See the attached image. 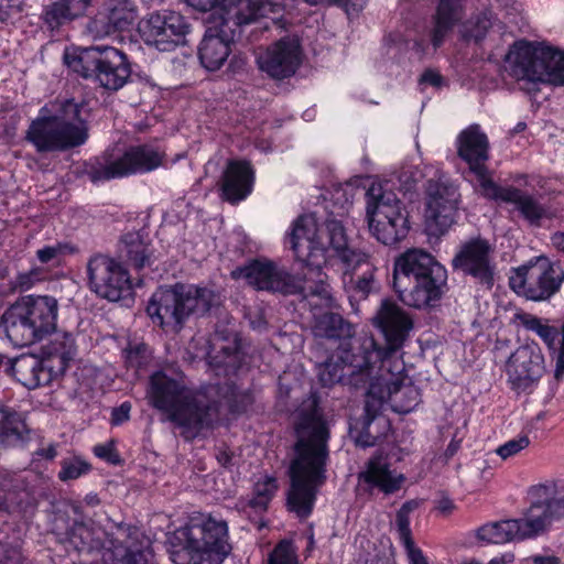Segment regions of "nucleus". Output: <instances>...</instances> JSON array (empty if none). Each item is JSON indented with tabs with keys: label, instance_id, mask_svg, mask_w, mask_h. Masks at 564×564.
I'll use <instances>...</instances> for the list:
<instances>
[{
	"label": "nucleus",
	"instance_id": "nucleus-1",
	"mask_svg": "<svg viewBox=\"0 0 564 564\" xmlns=\"http://www.w3.org/2000/svg\"><path fill=\"white\" fill-rule=\"evenodd\" d=\"M293 457L288 475V510L300 519L311 516L317 494L327 479L330 431L316 394L305 399L297 410Z\"/></svg>",
	"mask_w": 564,
	"mask_h": 564
},
{
	"label": "nucleus",
	"instance_id": "nucleus-2",
	"mask_svg": "<svg viewBox=\"0 0 564 564\" xmlns=\"http://www.w3.org/2000/svg\"><path fill=\"white\" fill-rule=\"evenodd\" d=\"M373 324L384 337L383 346H379L372 336L354 334L351 338L336 347L341 362L347 365L348 373L356 375L364 383L368 379L371 365L400 351L413 329L410 315L390 300L381 302Z\"/></svg>",
	"mask_w": 564,
	"mask_h": 564
},
{
	"label": "nucleus",
	"instance_id": "nucleus-3",
	"mask_svg": "<svg viewBox=\"0 0 564 564\" xmlns=\"http://www.w3.org/2000/svg\"><path fill=\"white\" fill-rule=\"evenodd\" d=\"M149 403L165 413L171 422L182 429V436L194 440L218 419V405L194 392L183 382L163 371L151 375L147 389Z\"/></svg>",
	"mask_w": 564,
	"mask_h": 564
},
{
	"label": "nucleus",
	"instance_id": "nucleus-4",
	"mask_svg": "<svg viewBox=\"0 0 564 564\" xmlns=\"http://www.w3.org/2000/svg\"><path fill=\"white\" fill-rule=\"evenodd\" d=\"M446 283V269L423 249H408L394 260L393 289L408 306H434L441 300Z\"/></svg>",
	"mask_w": 564,
	"mask_h": 564
},
{
	"label": "nucleus",
	"instance_id": "nucleus-5",
	"mask_svg": "<svg viewBox=\"0 0 564 564\" xmlns=\"http://www.w3.org/2000/svg\"><path fill=\"white\" fill-rule=\"evenodd\" d=\"M228 525L212 516L191 519L170 538L175 564H221L230 552Z\"/></svg>",
	"mask_w": 564,
	"mask_h": 564
},
{
	"label": "nucleus",
	"instance_id": "nucleus-6",
	"mask_svg": "<svg viewBox=\"0 0 564 564\" xmlns=\"http://www.w3.org/2000/svg\"><path fill=\"white\" fill-rule=\"evenodd\" d=\"M94 528L84 522H76L67 533L69 544L78 552H91L104 549L102 560L106 564H149L151 551L139 541L137 528L116 523L101 541Z\"/></svg>",
	"mask_w": 564,
	"mask_h": 564
},
{
	"label": "nucleus",
	"instance_id": "nucleus-7",
	"mask_svg": "<svg viewBox=\"0 0 564 564\" xmlns=\"http://www.w3.org/2000/svg\"><path fill=\"white\" fill-rule=\"evenodd\" d=\"M88 139V128L80 118V106L72 100L63 102L54 115H43L34 119L25 140L39 153L64 152L80 147Z\"/></svg>",
	"mask_w": 564,
	"mask_h": 564
},
{
	"label": "nucleus",
	"instance_id": "nucleus-8",
	"mask_svg": "<svg viewBox=\"0 0 564 564\" xmlns=\"http://www.w3.org/2000/svg\"><path fill=\"white\" fill-rule=\"evenodd\" d=\"M218 295L210 289L176 283L160 288L151 297L147 313L161 327L180 330L193 314H205L218 304Z\"/></svg>",
	"mask_w": 564,
	"mask_h": 564
},
{
	"label": "nucleus",
	"instance_id": "nucleus-9",
	"mask_svg": "<svg viewBox=\"0 0 564 564\" xmlns=\"http://www.w3.org/2000/svg\"><path fill=\"white\" fill-rule=\"evenodd\" d=\"M291 249L296 259L305 265L307 292L317 294L315 305L332 307L334 297L328 283V276L323 271L326 262V248L317 236V226L313 217L302 215L293 223L289 235Z\"/></svg>",
	"mask_w": 564,
	"mask_h": 564
},
{
	"label": "nucleus",
	"instance_id": "nucleus-10",
	"mask_svg": "<svg viewBox=\"0 0 564 564\" xmlns=\"http://www.w3.org/2000/svg\"><path fill=\"white\" fill-rule=\"evenodd\" d=\"M564 518V498L532 503L521 518L484 524L476 531L478 540L503 544L533 539L547 531L554 520Z\"/></svg>",
	"mask_w": 564,
	"mask_h": 564
},
{
	"label": "nucleus",
	"instance_id": "nucleus-11",
	"mask_svg": "<svg viewBox=\"0 0 564 564\" xmlns=\"http://www.w3.org/2000/svg\"><path fill=\"white\" fill-rule=\"evenodd\" d=\"M505 372L510 389L517 395H532L535 401L547 403L555 395L561 381H545L547 368L541 347L534 343L519 346L507 359Z\"/></svg>",
	"mask_w": 564,
	"mask_h": 564
},
{
	"label": "nucleus",
	"instance_id": "nucleus-12",
	"mask_svg": "<svg viewBox=\"0 0 564 564\" xmlns=\"http://www.w3.org/2000/svg\"><path fill=\"white\" fill-rule=\"evenodd\" d=\"M64 62L84 78L95 79L109 90L122 88L131 76L127 55L112 46H90L65 52Z\"/></svg>",
	"mask_w": 564,
	"mask_h": 564
},
{
	"label": "nucleus",
	"instance_id": "nucleus-13",
	"mask_svg": "<svg viewBox=\"0 0 564 564\" xmlns=\"http://www.w3.org/2000/svg\"><path fill=\"white\" fill-rule=\"evenodd\" d=\"M506 62L510 75L519 82L564 84V53L550 46L518 41L510 47Z\"/></svg>",
	"mask_w": 564,
	"mask_h": 564
},
{
	"label": "nucleus",
	"instance_id": "nucleus-14",
	"mask_svg": "<svg viewBox=\"0 0 564 564\" xmlns=\"http://www.w3.org/2000/svg\"><path fill=\"white\" fill-rule=\"evenodd\" d=\"M367 219L372 236L386 246L403 240L410 230L408 213L392 192L372 185L367 191Z\"/></svg>",
	"mask_w": 564,
	"mask_h": 564
},
{
	"label": "nucleus",
	"instance_id": "nucleus-15",
	"mask_svg": "<svg viewBox=\"0 0 564 564\" xmlns=\"http://www.w3.org/2000/svg\"><path fill=\"white\" fill-rule=\"evenodd\" d=\"M231 276L236 280H245L247 284L259 291L278 292L284 295L299 294L312 307H322L314 304L317 302V294L305 290L304 275L303 279L296 278L272 261L252 260L232 270Z\"/></svg>",
	"mask_w": 564,
	"mask_h": 564
},
{
	"label": "nucleus",
	"instance_id": "nucleus-16",
	"mask_svg": "<svg viewBox=\"0 0 564 564\" xmlns=\"http://www.w3.org/2000/svg\"><path fill=\"white\" fill-rule=\"evenodd\" d=\"M164 156L163 152L145 144L130 147L118 155L106 152L105 163L91 166L88 176L91 182H100L150 172L162 165Z\"/></svg>",
	"mask_w": 564,
	"mask_h": 564
},
{
	"label": "nucleus",
	"instance_id": "nucleus-17",
	"mask_svg": "<svg viewBox=\"0 0 564 564\" xmlns=\"http://www.w3.org/2000/svg\"><path fill=\"white\" fill-rule=\"evenodd\" d=\"M88 284L99 297L117 302L131 297L133 286L121 262L106 254H95L87 262Z\"/></svg>",
	"mask_w": 564,
	"mask_h": 564
},
{
	"label": "nucleus",
	"instance_id": "nucleus-18",
	"mask_svg": "<svg viewBox=\"0 0 564 564\" xmlns=\"http://www.w3.org/2000/svg\"><path fill=\"white\" fill-rule=\"evenodd\" d=\"M189 29L186 19L172 10L153 12L139 23L142 40L161 52H171L184 45Z\"/></svg>",
	"mask_w": 564,
	"mask_h": 564
},
{
	"label": "nucleus",
	"instance_id": "nucleus-19",
	"mask_svg": "<svg viewBox=\"0 0 564 564\" xmlns=\"http://www.w3.org/2000/svg\"><path fill=\"white\" fill-rule=\"evenodd\" d=\"M302 46L296 35H286L265 47H259L256 63L260 72L273 80L295 75L302 64Z\"/></svg>",
	"mask_w": 564,
	"mask_h": 564
},
{
	"label": "nucleus",
	"instance_id": "nucleus-20",
	"mask_svg": "<svg viewBox=\"0 0 564 564\" xmlns=\"http://www.w3.org/2000/svg\"><path fill=\"white\" fill-rule=\"evenodd\" d=\"M492 253L494 248L488 240L480 237L471 238L460 245L452 259V268L490 290L495 283Z\"/></svg>",
	"mask_w": 564,
	"mask_h": 564
},
{
	"label": "nucleus",
	"instance_id": "nucleus-21",
	"mask_svg": "<svg viewBox=\"0 0 564 564\" xmlns=\"http://www.w3.org/2000/svg\"><path fill=\"white\" fill-rule=\"evenodd\" d=\"M564 280L560 265L545 264L519 268L509 284L518 294L531 301H544L555 294Z\"/></svg>",
	"mask_w": 564,
	"mask_h": 564
},
{
	"label": "nucleus",
	"instance_id": "nucleus-22",
	"mask_svg": "<svg viewBox=\"0 0 564 564\" xmlns=\"http://www.w3.org/2000/svg\"><path fill=\"white\" fill-rule=\"evenodd\" d=\"M457 143L458 155L468 163L470 171L475 173L482 194L486 191L487 182H494L485 166L489 148L487 135L480 131L478 124H471L459 133Z\"/></svg>",
	"mask_w": 564,
	"mask_h": 564
},
{
	"label": "nucleus",
	"instance_id": "nucleus-23",
	"mask_svg": "<svg viewBox=\"0 0 564 564\" xmlns=\"http://www.w3.org/2000/svg\"><path fill=\"white\" fill-rule=\"evenodd\" d=\"M137 9L130 0H109L87 24L89 33L101 39L118 31L128 30L135 21Z\"/></svg>",
	"mask_w": 564,
	"mask_h": 564
},
{
	"label": "nucleus",
	"instance_id": "nucleus-24",
	"mask_svg": "<svg viewBox=\"0 0 564 564\" xmlns=\"http://www.w3.org/2000/svg\"><path fill=\"white\" fill-rule=\"evenodd\" d=\"M17 307L28 318L32 328L42 340L56 330L58 302L48 295H28L15 301Z\"/></svg>",
	"mask_w": 564,
	"mask_h": 564
},
{
	"label": "nucleus",
	"instance_id": "nucleus-25",
	"mask_svg": "<svg viewBox=\"0 0 564 564\" xmlns=\"http://www.w3.org/2000/svg\"><path fill=\"white\" fill-rule=\"evenodd\" d=\"M482 195L489 199L514 204L521 216L531 225H539L546 217V208L527 192L513 186L501 187L495 182H487Z\"/></svg>",
	"mask_w": 564,
	"mask_h": 564
},
{
	"label": "nucleus",
	"instance_id": "nucleus-26",
	"mask_svg": "<svg viewBox=\"0 0 564 564\" xmlns=\"http://www.w3.org/2000/svg\"><path fill=\"white\" fill-rule=\"evenodd\" d=\"M343 282L350 297L365 300L373 291L376 265L369 253L365 252L351 260V264L343 265Z\"/></svg>",
	"mask_w": 564,
	"mask_h": 564
},
{
	"label": "nucleus",
	"instance_id": "nucleus-27",
	"mask_svg": "<svg viewBox=\"0 0 564 564\" xmlns=\"http://www.w3.org/2000/svg\"><path fill=\"white\" fill-rule=\"evenodd\" d=\"M254 172L247 161L230 160L220 180L221 197L232 204L245 199L252 191Z\"/></svg>",
	"mask_w": 564,
	"mask_h": 564
},
{
	"label": "nucleus",
	"instance_id": "nucleus-28",
	"mask_svg": "<svg viewBox=\"0 0 564 564\" xmlns=\"http://www.w3.org/2000/svg\"><path fill=\"white\" fill-rule=\"evenodd\" d=\"M53 358L41 360L35 356H24L12 365V371L19 382L29 389L46 386L58 376L61 371H54Z\"/></svg>",
	"mask_w": 564,
	"mask_h": 564
},
{
	"label": "nucleus",
	"instance_id": "nucleus-29",
	"mask_svg": "<svg viewBox=\"0 0 564 564\" xmlns=\"http://www.w3.org/2000/svg\"><path fill=\"white\" fill-rule=\"evenodd\" d=\"M446 204L437 202L426 203L425 208V232L430 238L438 239L445 235L455 223L458 210L459 193L452 191L446 193Z\"/></svg>",
	"mask_w": 564,
	"mask_h": 564
},
{
	"label": "nucleus",
	"instance_id": "nucleus-30",
	"mask_svg": "<svg viewBox=\"0 0 564 564\" xmlns=\"http://www.w3.org/2000/svg\"><path fill=\"white\" fill-rule=\"evenodd\" d=\"M466 0H440L432 18L431 43L438 48L465 15Z\"/></svg>",
	"mask_w": 564,
	"mask_h": 564
},
{
	"label": "nucleus",
	"instance_id": "nucleus-31",
	"mask_svg": "<svg viewBox=\"0 0 564 564\" xmlns=\"http://www.w3.org/2000/svg\"><path fill=\"white\" fill-rule=\"evenodd\" d=\"M0 329L15 347H26L41 340L15 302L1 316Z\"/></svg>",
	"mask_w": 564,
	"mask_h": 564
},
{
	"label": "nucleus",
	"instance_id": "nucleus-32",
	"mask_svg": "<svg viewBox=\"0 0 564 564\" xmlns=\"http://www.w3.org/2000/svg\"><path fill=\"white\" fill-rule=\"evenodd\" d=\"M358 478L367 484L370 490L378 489L387 496L399 491L405 482L403 474L392 471L380 458H371Z\"/></svg>",
	"mask_w": 564,
	"mask_h": 564
},
{
	"label": "nucleus",
	"instance_id": "nucleus-33",
	"mask_svg": "<svg viewBox=\"0 0 564 564\" xmlns=\"http://www.w3.org/2000/svg\"><path fill=\"white\" fill-rule=\"evenodd\" d=\"M387 398L394 412L409 413L421 401L420 390L400 371L398 376L386 381Z\"/></svg>",
	"mask_w": 564,
	"mask_h": 564
},
{
	"label": "nucleus",
	"instance_id": "nucleus-34",
	"mask_svg": "<svg viewBox=\"0 0 564 564\" xmlns=\"http://www.w3.org/2000/svg\"><path fill=\"white\" fill-rule=\"evenodd\" d=\"M312 332L316 339L328 340L338 346L351 338L355 327L340 314L329 312L314 318Z\"/></svg>",
	"mask_w": 564,
	"mask_h": 564
},
{
	"label": "nucleus",
	"instance_id": "nucleus-35",
	"mask_svg": "<svg viewBox=\"0 0 564 564\" xmlns=\"http://www.w3.org/2000/svg\"><path fill=\"white\" fill-rule=\"evenodd\" d=\"M208 362L216 369H224L225 375L235 372L240 365V351L236 336L221 337L217 332L207 355Z\"/></svg>",
	"mask_w": 564,
	"mask_h": 564
},
{
	"label": "nucleus",
	"instance_id": "nucleus-36",
	"mask_svg": "<svg viewBox=\"0 0 564 564\" xmlns=\"http://www.w3.org/2000/svg\"><path fill=\"white\" fill-rule=\"evenodd\" d=\"M119 258L135 270L152 264L153 250L139 232H128L121 237Z\"/></svg>",
	"mask_w": 564,
	"mask_h": 564
},
{
	"label": "nucleus",
	"instance_id": "nucleus-37",
	"mask_svg": "<svg viewBox=\"0 0 564 564\" xmlns=\"http://www.w3.org/2000/svg\"><path fill=\"white\" fill-rule=\"evenodd\" d=\"M230 42L218 34L207 32L198 47L200 64L210 72L218 70L230 55Z\"/></svg>",
	"mask_w": 564,
	"mask_h": 564
},
{
	"label": "nucleus",
	"instance_id": "nucleus-38",
	"mask_svg": "<svg viewBox=\"0 0 564 564\" xmlns=\"http://www.w3.org/2000/svg\"><path fill=\"white\" fill-rule=\"evenodd\" d=\"M93 0H57L45 9L44 21L52 29L82 17Z\"/></svg>",
	"mask_w": 564,
	"mask_h": 564
},
{
	"label": "nucleus",
	"instance_id": "nucleus-39",
	"mask_svg": "<svg viewBox=\"0 0 564 564\" xmlns=\"http://www.w3.org/2000/svg\"><path fill=\"white\" fill-rule=\"evenodd\" d=\"M326 232L328 236L329 247L334 251V256L341 264H351V260L365 253L364 250L352 248L348 245L345 228L338 220H328L326 223Z\"/></svg>",
	"mask_w": 564,
	"mask_h": 564
},
{
	"label": "nucleus",
	"instance_id": "nucleus-40",
	"mask_svg": "<svg viewBox=\"0 0 564 564\" xmlns=\"http://www.w3.org/2000/svg\"><path fill=\"white\" fill-rule=\"evenodd\" d=\"M347 365L341 362L339 354L335 351L321 367L319 380L323 386L330 387L335 383L359 386L364 383L356 375L348 373Z\"/></svg>",
	"mask_w": 564,
	"mask_h": 564
},
{
	"label": "nucleus",
	"instance_id": "nucleus-41",
	"mask_svg": "<svg viewBox=\"0 0 564 564\" xmlns=\"http://www.w3.org/2000/svg\"><path fill=\"white\" fill-rule=\"evenodd\" d=\"M26 425L21 416L9 409L0 408V442L11 446L24 440Z\"/></svg>",
	"mask_w": 564,
	"mask_h": 564
},
{
	"label": "nucleus",
	"instance_id": "nucleus-42",
	"mask_svg": "<svg viewBox=\"0 0 564 564\" xmlns=\"http://www.w3.org/2000/svg\"><path fill=\"white\" fill-rule=\"evenodd\" d=\"M262 8L258 0H229L224 10L236 25H245L268 17Z\"/></svg>",
	"mask_w": 564,
	"mask_h": 564
},
{
	"label": "nucleus",
	"instance_id": "nucleus-43",
	"mask_svg": "<svg viewBox=\"0 0 564 564\" xmlns=\"http://www.w3.org/2000/svg\"><path fill=\"white\" fill-rule=\"evenodd\" d=\"M514 319L527 330L534 332L550 349H555V341L560 334L556 327L543 324L541 318L525 312L517 313Z\"/></svg>",
	"mask_w": 564,
	"mask_h": 564
},
{
	"label": "nucleus",
	"instance_id": "nucleus-44",
	"mask_svg": "<svg viewBox=\"0 0 564 564\" xmlns=\"http://www.w3.org/2000/svg\"><path fill=\"white\" fill-rule=\"evenodd\" d=\"M514 319L527 330L534 332L550 349H555V341L560 334L556 327L543 324L541 318L525 312L517 313Z\"/></svg>",
	"mask_w": 564,
	"mask_h": 564
},
{
	"label": "nucleus",
	"instance_id": "nucleus-45",
	"mask_svg": "<svg viewBox=\"0 0 564 564\" xmlns=\"http://www.w3.org/2000/svg\"><path fill=\"white\" fill-rule=\"evenodd\" d=\"M494 24V15L490 11L471 15L462 28V36L467 41H481Z\"/></svg>",
	"mask_w": 564,
	"mask_h": 564
},
{
	"label": "nucleus",
	"instance_id": "nucleus-46",
	"mask_svg": "<svg viewBox=\"0 0 564 564\" xmlns=\"http://www.w3.org/2000/svg\"><path fill=\"white\" fill-rule=\"evenodd\" d=\"M276 490V478L272 476H265L263 479H260L254 484L253 497L249 501V506L256 510H265Z\"/></svg>",
	"mask_w": 564,
	"mask_h": 564
},
{
	"label": "nucleus",
	"instance_id": "nucleus-47",
	"mask_svg": "<svg viewBox=\"0 0 564 564\" xmlns=\"http://www.w3.org/2000/svg\"><path fill=\"white\" fill-rule=\"evenodd\" d=\"M91 470V465L78 456L66 457L61 460V470L58 479L61 481H69L78 479Z\"/></svg>",
	"mask_w": 564,
	"mask_h": 564
},
{
	"label": "nucleus",
	"instance_id": "nucleus-48",
	"mask_svg": "<svg viewBox=\"0 0 564 564\" xmlns=\"http://www.w3.org/2000/svg\"><path fill=\"white\" fill-rule=\"evenodd\" d=\"M384 401H388L387 388L382 389L378 384H371L366 394L364 419L376 421Z\"/></svg>",
	"mask_w": 564,
	"mask_h": 564
},
{
	"label": "nucleus",
	"instance_id": "nucleus-49",
	"mask_svg": "<svg viewBox=\"0 0 564 564\" xmlns=\"http://www.w3.org/2000/svg\"><path fill=\"white\" fill-rule=\"evenodd\" d=\"M54 345H58V347H55L53 361L55 358L58 361L59 368L58 371H63L65 368V360L69 359L70 356L75 352V339L73 334L70 333H63L61 336L58 335L57 338L54 341Z\"/></svg>",
	"mask_w": 564,
	"mask_h": 564
},
{
	"label": "nucleus",
	"instance_id": "nucleus-50",
	"mask_svg": "<svg viewBox=\"0 0 564 564\" xmlns=\"http://www.w3.org/2000/svg\"><path fill=\"white\" fill-rule=\"evenodd\" d=\"M269 564H297L292 543L281 541L269 557Z\"/></svg>",
	"mask_w": 564,
	"mask_h": 564
},
{
	"label": "nucleus",
	"instance_id": "nucleus-51",
	"mask_svg": "<svg viewBox=\"0 0 564 564\" xmlns=\"http://www.w3.org/2000/svg\"><path fill=\"white\" fill-rule=\"evenodd\" d=\"M305 3L316 6H337L348 15L358 14L365 7V0H304Z\"/></svg>",
	"mask_w": 564,
	"mask_h": 564
},
{
	"label": "nucleus",
	"instance_id": "nucleus-52",
	"mask_svg": "<svg viewBox=\"0 0 564 564\" xmlns=\"http://www.w3.org/2000/svg\"><path fill=\"white\" fill-rule=\"evenodd\" d=\"M452 191H458V188L451 183L430 181L427 186L426 203H432L433 200H435L441 206L445 205L447 202L446 193H449Z\"/></svg>",
	"mask_w": 564,
	"mask_h": 564
},
{
	"label": "nucleus",
	"instance_id": "nucleus-53",
	"mask_svg": "<svg viewBox=\"0 0 564 564\" xmlns=\"http://www.w3.org/2000/svg\"><path fill=\"white\" fill-rule=\"evenodd\" d=\"M530 444V440L527 435H521L518 438L510 440L505 444L500 445L496 448V454L501 457V459L506 460L512 456H516L518 453L527 448Z\"/></svg>",
	"mask_w": 564,
	"mask_h": 564
},
{
	"label": "nucleus",
	"instance_id": "nucleus-54",
	"mask_svg": "<svg viewBox=\"0 0 564 564\" xmlns=\"http://www.w3.org/2000/svg\"><path fill=\"white\" fill-rule=\"evenodd\" d=\"M376 421H370L367 419H362L361 427L356 436V444L361 447H370L375 446L378 441L381 438L380 433H375L372 430V425Z\"/></svg>",
	"mask_w": 564,
	"mask_h": 564
},
{
	"label": "nucleus",
	"instance_id": "nucleus-55",
	"mask_svg": "<svg viewBox=\"0 0 564 564\" xmlns=\"http://www.w3.org/2000/svg\"><path fill=\"white\" fill-rule=\"evenodd\" d=\"M23 10L22 0H0V21L8 22L20 15Z\"/></svg>",
	"mask_w": 564,
	"mask_h": 564
},
{
	"label": "nucleus",
	"instance_id": "nucleus-56",
	"mask_svg": "<svg viewBox=\"0 0 564 564\" xmlns=\"http://www.w3.org/2000/svg\"><path fill=\"white\" fill-rule=\"evenodd\" d=\"M410 514L404 513L400 510L397 512L395 523L399 532V536L402 543L412 541V533L410 529Z\"/></svg>",
	"mask_w": 564,
	"mask_h": 564
},
{
	"label": "nucleus",
	"instance_id": "nucleus-57",
	"mask_svg": "<svg viewBox=\"0 0 564 564\" xmlns=\"http://www.w3.org/2000/svg\"><path fill=\"white\" fill-rule=\"evenodd\" d=\"M188 6L194 9L206 12L215 8L226 9V3L229 0H184Z\"/></svg>",
	"mask_w": 564,
	"mask_h": 564
},
{
	"label": "nucleus",
	"instance_id": "nucleus-58",
	"mask_svg": "<svg viewBox=\"0 0 564 564\" xmlns=\"http://www.w3.org/2000/svg\"><path fill=\"white\" fill-rule=\"evenodd\" d=\"M37 280H40L39 272L36 270H31L29 272L20 273L15 279L14 286L23 292L31 289Z\"/></svg>",
	"mask_w": 564,
	"mask_h": 564
},
{
	"label": "nucleus",
	"instance_id": "nucleus-59",
	"mask_svg": "<svg viewBox=\"0 0 564 564\" xmlns=\"http://www.w3.org/2000/svg\"><path fill=\"white\" fill-rule=\"evenodd\" d=\"M131 404L123 402L119 406L113 408L111 411L110 423L112 425H120L130 419Z\"/></svg>",
	"mask_w": 564,
	"mask_h": 564
},
{
	"label": "nucleus",
	"instance_id": "nucleus-60",
	"mask_svg": "<svg viewBox=\"0 0 564 564\" xmlns=\"http://www.w3.org/2000/svg\"><path fill=\"white\" fill-rule=\"evenodd\" d=\"M410 564H429L421 549L415 546L414 541L403 543Z\"/></svg>",
	"mask_w": 564,
	"mask_h": 564
},
{
	"label": "nucleus",
	"instance_id": "nucleus-61",
	"mask_svg": "<svg viewBox=\"0 0 564 564\" xmlns=\"http://www.w3.org/2000/svg\"><path fill=\"white\" fill-rule=\"evenodd\" d=\"M562 341L555 358L554 379L562 381L564 379V325L562 326Z\"/></svg>",
	"mask_w": 564,
	"mask_h": 564
},
{
	"label": "nucleus",
	"instance_id": "nucleus-62",
	"mask_svg": "<svg viewBox=\"0 0 564 564\" xmlns=\"http://www.w3.org/2000/svg\"><path fill=\"white\" fill-rule=\"evenodd\" d=\"M94 453L97 457L104 458L110 463H116L118 460V454L112 445L102 444L94 447Z\"/></svg>",
	"mask_w": 564,
	"mask_h": 564
},
{
	"label": "nucleus",
	"instance_id": "nucleus-63",
	"mask_svg": "<svg viewBox=\"0 0 564 564\" xmlns=\"http://www.w3.org/2000/svg\"><path fill=\"white\" fill-rule=\"evenodd\" d=\"M61 251H62V246L57 245V246H50V247L40 249L36 252V254H37V259L42 263H48L50 261L55 259L61 253Z\"/></svg>",
	"mask_w": 564,
	"mask_h": 564
},
{
	"label": "nucleus",
	"instance_id": "nucleus-64",
	"mask_svg": "<svg viewBox=\"0 0 564 564\" xmlns=\"http://www.w3.org/2000/svg\"><path fill=\"white\" fill-rule=\"evenodd\" d=\"M442 82V75L433 69H426L420 77V84H427L433 87H440Z\"/></svg>",
	"mask_w": 564,
	"mask_h": 564
}]
</instances>
